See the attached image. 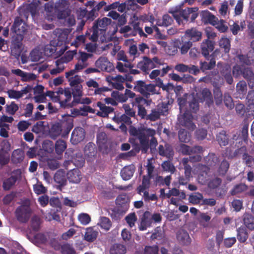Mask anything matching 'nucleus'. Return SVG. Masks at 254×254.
<instances>
[{"label":"nucleus","instance_id":"obj_49","mask_svg":"<svg viewBox=\"0 0 254 254\" xmlns=\"http://www.w3.org/2000/svg\"><path fill=\"white\" fill-rule=\"evenodd\" d=\"M178 137L181 142L188 143L190 140L191 135L186 130L181 128L179 130Z\"/></svg>","mask_w":254,"mask_h":254},{"label":"nucleus","instance_id":"obj_57","mask_svg":"<svg viewBox=\"0 0 254 254\" xmlns=\"http://www.w3.org/2000/svg\"><path fill=\"white\" fill-rule=\"evenodd\" d=\"M247 186L244 184H239L236 185L231 191V194L233 195L240 193L247 190Z\"/></svg>","mask_w":254,"mask_h":254},{"label":"nucleus","instance_id":"obj_54","mask_svg":"<svg viewBox=\"0 0 254 254\" xmlns=\"http://www.w3.org/2000/svg\"><path fill=\"white\" fill-rule=\"evenodd\" d=\"M215 104L219 105L222 103L223 94L220 87H216L213 90Z\"/></svg>","mask_w":254,"mask_h":254},{"label":"nucleus","instance_id":"obj_33","mask_svg":"<svg viewBox=\"0 0 254 254\" xmlns=\"http://www.w3.org/2000/svg\"><path fill=\"white\" fill-rule=\"evenodd\" d=\"M98 235V232L95 230L92 227L87 228L84 235V239L87 242H92L94 241Z\"/></svg>","mask_w":254,"mask_h":254},{"label":"nucleus","instance_id":"obj_31","mask_svg":"<svg viewBox=\"0 0 254 254\" xmlns=\"http://www.w3.org/2000/svg\"><path fill=\"white\" fill-rule=\"evenodd\" d=\"M107 211L108 215L112 219L116 221L120 220L122 216L125 213V212L117 207L110 208L108 209Z\"/></svg>","mask_w":254,"mask_h":254},{"label":"nucleus","instance_id":"obj_38","mask_svg":"<svg viewBox=\"0 0 254 254\" xmlns=\"http://www.w3.org/2000/svg\"><path fill=\"white\" fill-rule=\"evenodd\" d=\"M158 153L160 156L169 158L173 157L174 151L172 148L169 146H165V147H164L162 145H159L158 147Z\"/></svg>","mask_w":254,"mask_h":254},{"label":"nucleus","instance_id":"obj_43","mask_svg":"<svg viewBox=\"0 0 254 254\" xmlns=\"http://www.w3.org/2000/svg\"><path fill=\"white\" fill-rule=\"evenodd\" d=\"M219 45L225 54L229 53L231 49V41L227 37L221 38L219 41Z\"/></svg>","mask_w":254,"mask_h":254},{"label":"nucleus","instance_id":"obj_15","mask_svg":"<svg viewBox=\"0 0 254 254\" xmlns=\"http://www.w3.org/2000/svg\"><path fill=\"white\" fill-rule=\"evenodd\" d=\"M137 67L145 74H148L151 69L156 67V65L150 59L144 56L142 61L138 63Z\"/></svg>","mask_w":254,"mask_h":254},{"label":"nucleus","instance_id":"obj_39","mask_svg":"<svg viewBox=\"0 0 254 254\" xmlns=\"http://www.w3.org/2000/svg\"><path fill=\"white\" fill-rule=\"evenodd\" d=\"M216 65L215 59L214 57H212L209 63L205 61L200 62V70L202 72H205L208 70H211L213 69Z\"/></svg>","mask_w":254,"mask_h":254},{"label":"nucleus","instance_id":"obj_4","mask_svg":"<svg viewBox=\"0 0 254 254\" xmlns=\"http://www.w3.org/2000/svg\"><path fill=\"white\" fill-rule=\"evenodd\" d=\"M97 144L99 149L103 154H108L110 151V141L105 132H100L97 134Z\"/></svg>","mask_w":254,"mask_h":254},{"label":"nucleus","instance_id":"obj_60","mask_svg":"<svg viewBox=\"0 0 254 254\" xmlns=\"http://www.w3.org/2000/svg\"><path fill=\"white\" fill-rule=\"evenodd\" d=\"M202 198V194L197 192L196 194H190L189 197V201L190 203L195 205L199 204Z\"/></svg>","mask_w":254,"mask_h":254},{"label":"nucleus","instance_id":"obj_22","mask_svg":"<svg viewBox=\"0 0 254 254\" xmlns=\"http://www.w3.org/2000/svg\"><path fill=\"white\" fill-rule=\"evenodd\" d=\"M67 178L70 182L78 184L81 179L82 175L80 171L78 169H73L68 172Z\"/></svg>","mask_w":254,"mask_h":254},{"label":"nucleus","instance_id":"obj_36","mask_svg":"<svg viewBox=\"0 0 254 254\" xmlns=\"http://www.w3.org/2000/svg\"><path fill=\"white\" fill-rule=\"evenodd\" d=\"M202 102L205 101L206 104L210 107L213 103L212 96L210 90L207 88L203 89L201 91Z\"/></svg>","mask_w":254,"mask_h":254},{"label":"nucleus","instance_id":"obj_50","mask_svg":"<svg viewBox=\"0 0 254 254\" xmlns=\"http://www.w3.org/2000/svg\"><path fill=\"white\" fill-rule=\"evenodd\" d=\"M179 43L181 45V47L180 48L178 45V42H175V45L177 46L181 51V53L182 54L184 55L187 53L189 49L192 47V44L189 41H184V40H182V43L179 41Z\"/></svg>","mask_w":254,"mask_h":254},{"label":"nucleus","instance_id":"obj_55","mask_svg":"<svg viewBox=\"0 0 254 254\" xmlns=\"http://www.w3.org/2000/svg\"><path fill=\"white\" fill-rule=\"evenodd\" d=\"M61 252L62 254H76V252L73 246L66 243L61 246Z\"/></svg>","mask_w":254,"mask_h":254},{"label":"nucleus","instance_id":"obj_19","mask_svg":"<svg viewBox=\"0 0 254 254\" xmlns=\"http://www.w3.org/2000/svg\"><path fill=\"white\" fill-rule=\"evenodd\" d=\"M130 23L131 33H129V35L131 36H135L137 34H139L141 37H147V35L143 32L141 27H140V22L137 21H132Z\"/></svg>","mask_w":254,"mask_h":254},{"label":"nucleus","instance_id":"obj_59","mask_svg":"<svg viewBox=\"0 0 254 254\" xmlns=\"http://www.w3.org/2000/svg\"><path fill=\"white\" fill-rule=\"evenodd\" d=\"M161 115L162 114L158 109H152L150 114L147 115L146 119L151 121H156L160 118Z\"/></svg>","mask_w":254,"mask_h":254},{"label":"nucleus","instance_id":"obj_52","mask_svg":"<svg viewBox=\"0 0 254 254\" xmlns=\"http://www.w3.org/2000/svg\"><path fill=\"white\" fill-rule=\"evenodd\" d=\"M98 225L105 231H109L111 226H112V222L108 218L106 217H101L100 219V222Z\"/></svg>","mask_w":254,"mask_h":254},{"label":"nucleus","instance_id":"obj_28","mask_svg":"<svg viewBox=\"0 0 254 254\" xmlns=\"http://www.w3.org/2000/svg\"><path fill=\"white\" fill-rule=\"evenodd\" d=\"M76 54V50L67 51L63 57L56 61V65L59 66L64 63H68L73 59L74 56Z\"/></svg>","mask_w":254,"mask_h":254},{"label":"nucleus","instance_id":"obj_2","mask_svg":"<svg viewBox=\"0 0 254 254\" xmlns=\"http://www.w3.org/2000/svg\"><path fill=\"white\" fill-rule=\"evenodd\" d=\"M56 95L59 96L61 99L59 102L60 107L63 109H69L72 107V105H70L69 102L71 99V93L69 88L64 89L60 87L55 91Z\"/></svg>","mask_w":254,"mask_h":254},{"label":"nucleus","instance_id":"obj_62","mask_svg":"<svg viewBox=\"0 0 254 254\" xmlns=\"http://www.w3.org/2000/svg\"><path fill=\"white\" fill-rule=\"evenodd\" d=\"M244 66L236 64L233 67L232 73L235 78L242 76Z\"/></svg>","mask_w":254,"mask_h":254},{"label":"nucleus","instance_id":"obj_51","mask_svg":"<svg viewBox=\"0 0 254 254\" xmlns=\"http://www.w3.org/2000/svg\"><path fill=\"white\" fill-rule=\"evenodd\" d=\"M242 76L247 80L248 83L254 80V74L252 69L244 66Z\"/></svg>","mask_w":254,"mask_h":254},{"label":"nucleus","instance_id":"obj_32","mask_svg":"<svg viewBox=\"0 0 254 254\" xmlns=\"http://www.w3.org/2000/svg\"><path fill=\"white\" fill-rule=\"evenodd\" d=\"M151 178L149 176H143L141 184L137 188V191L138 194H141L142 191L144 190H148L149 189L150 186V179Z\"/></svg>","mask_w":254,"mask_h":254},{"label":"nucleus","instance_id":"obj_47","mask_svg":"<svg viewBox=\"0 0 254 254\" xmlns=\"http://www.w3.org/2000/svg\"><path fill=\"white\" fill-rule=\"evenodd\" d=\"M17 180V177L11 176L4 180L3 182L2 187L4 190H8L15 184Z\"/></svg>","mask_w":254,"mask_h":254},{"label":"nucleus","instance_id":"obj_13","mask_svg":"<svg viewBox=\"0 0 254 254\" xmlns=\"http://www.w3.org/2000/svg\"><path fill=\"white\" fill-rule=\"evenodd\" d=\"M64 123L63 122H58L53 124L49 130V135L51 138L56 139L59 137L64 127Z\"/></svg>","mask_w":254,"mask_h":254},{"label":"nucleus","instance_id":"obj_56","mask_svg":"<svg viewBox=\"0 0 254 254\" xmlns=\"http://www.w3.org/2000/svg\"><path fill=\"white\" fill-rule=\"evenodd\" d=\"M111 97L115 99L118 103L125 102L127 101L125 94L121 93L118 91H113L111 93Z\"/></svg>","mask_w":254,"mask_h":254},{"label":"nucleus","instance_id":"obj_11","mask_svg":"<svg viewBox=\"0 0 254 254\" xmlns=\"http://www.w3.org/2000/svg\"><path fill=\"white\" fill-rule=\"evenodd\" d=\"M116 207L126 212L129 207V198L126 193L119 195L116 199Z\"/></svg>","mask_w":254,"mask_h":254},{"label":"nucleus","instance_id":"obj_42","mask_svg":"<svg viewBox=\"0 0 254 254\" xmlns=\"http://www.w3.org/2000/svg\"><path fill=\"white\" fill-rule=\"evenodd\" d=\"M127 252L125 246L120 244H115L110 248V254H126Z\"/></svg>","mask_w":254,"mask_h":254},{"label":"nucleus","instance_id":"obj_8","mask_svg":"<svg viewBox=\"0 0 254 254\" xmlns=\"http://www.w3.org/2000/svg\"><path fill=\"white\" fill-rule=\"evenodd\" d=\"M184 38L187 39L188 41L192 44L193 42H197L201 40L202 32L196 27H192L185 31Z\"/></svg>","mask_w":254,"mask_h":254},{"label":"nucleus","instance_id":"obj_1","mask_svg":"<svg viewBox=\"0 0 254 254\" xmlns=\"http://www.w3.org/2000/svg\"><path fill=\"white\" fill-rule=\"evenodd\" d=\"M134 90L139 92L144 97L149 98L150 95L159 94V90H157L153 84H146L142 80L136 81Z\"/></svg>","mask_w":254,"mask_h":254},{"label":"nucleus","instance_id":"obj_40","mask_svg":"<svg viewBox=\"0 0 254 254\" xmlns=\"http://www.w3.org/2000/svg\"><path fill=\"white\" fill-rule=\"evenodd\" d=\"M84 154L89 158L96 155L97 150L95 145L93 142L88 143L84 147Z\"/></svg>","mask_w":254,"mask_h":254},{"label":"nucleus","instance_id":"obj_44","mask_svg":"<svg viewBox=\"0 0 254 254\" xmlns=\"http://www.w3.org/2000/svg\"><path fill=\"white\" fill-rule=\"evenodd\" d=\"M24 157L23 152L21 150H14L11 155V161L14 164L20 163L23 161Z\"/></svg>","mask_w":254,"mask_h":254},{"label":"nucleus","instance_id":"obj_14","mask_svg":"<svg viewBox=\"0 0 254 254\" xmlns=\"http://www.w3.org/2000/svg\"><path fill=\"white\" fill-rule=\"evenodd\" d=\"M85 136V132L83 128L75 127L72 132L70 141L72 144L76 145L84 140Z\"/></svg>","mask_w":254,"mask_h":254},{"label":"nucleus","instance_id":"obj_23","mask_svg":"<svg viewBox=\"0 0 254 254\" xmlns=\"http://www.w3.org/2000/svg\"><path fill=\"white\" fill-rule=\"evenodd\" d=\"M200 15L202 21L205 23H209L213 26L216 25V21L218 20V18L209 11L203 10L201 12Z\"/></svg>","mask_w":254,"mask_h":254},{"label":"nucleus","instance_id":"obj_29","mask_svg":"<svg viewBox=\"0 0 254 254\" xmlns=\"http://www.w3.org/2000/svg\"><path fill=\"white\" fill-rule=\"evenodd\" d=\"M134 172V168L133 166H125L121 171V176L124 180L127 181L132 177Z\"/></svg>","mask_w":254,"mask_h":254},{"label":"nucleus","instance_id":"obj_21","mask_svg":"<svg viewBox=\"0 0 254 254\" xmlns=\"http://www.w3.org/2000/svg\"><path fill=\"white\" fill-rule=\"evenodd\" d=\"M152 219L151 218V213L149 211H145L141 218L140 224L139 226V230L144 231L148 227L151 226L152 224Z\"/></svg>","mask_w":254,"mask_h":254},{"label":"nucleus","instance_id":"obj_3","mask_svg":"<svg viewBox=\"0 0 254 254\" xmlns=\"http://www.w3.org/2000/svg\"><path fill=\"white\" fill-rule=\"evenodd\" d=\"M192 8L188 7L180 10L170 11L179 25H184L189 21L190 16L192 13Z\"/></svg>","mask_w":254,"mask_h":254},{"label":"nucleus","instance_id":"obj_37","mask_svg":"<svg viewBox=\"0 0 254 254\" xmlns=\"http://www.w3.org/2000/svg\"><path fill=\"white\" fill-rule=\"evenodd\" d=\"M204 161L208 166L214 167L219 162V158L214 153H209L204 157Z\"/></svg>","mask_w":254,"mask_h":254},{"label":"nucleus","instance_id":"obj_7","mask_svg":"<svg viewBox=\"0 0 254 254\" xmlns=\"http://www.w3.org/2000/svg\"><path fill=\"white\" fill-rule=\"evenodd\" d=\"M11 31L13 35H17L19 34L24 36L27 31V25L20 17L17 16L14 19Z\"/></svg>","mask_w":254,"mask_h":254},{"label":"nucleus","instance_id":"obj_63","mask_svg":"<svg viewBox=\"0 0 254 254\" xmlns=\"http://www.w3.org/2000/svg\"><path fill=\"white\" fill-rule=\"evenodd\" d=\"M162 167L164 171H168L171 173H174L176 169L170 161H164L162 164Z\"/></svg>","mask_w":254,"mask_h":254},{"label":"nucleus","instance_id":"obj_58","mask_svg":"<svg viewBox=\"0 0 254 254\" xmlns=\"http://www.w3.org/2000/svg\"><path fill=\"white\" fill-rule=\"evenodd\" d=\"M217 30L222 33L226 32L228 29V27L226 25V22L224 20L218 19L216 21V25H213Z\"/></svg>","mask_w":254,"mask_h":254},{"label":"nucleus","instance_id":"obj_16","mask_svg":"<svg viewBox=\"0 0 254 254\" xmlns=\"http://www.w3.org/2000/svg\"><path fill=\"white\" fill-rule=\"evenodd\" d=\"M97 67L103 71L110 72L114 68L113 64L108 61L106 57H101L95 62Z\"/></svg>","mask_w":254,"mask_h":254},{"label":"nucleus","instance_id":"obj_34","mask_svg":"<svg viewBox=\"0 0 254 254\" xmlns=\"http://www.w3.org/2000/svg\"><path fill=\"white\" fill-rule=\"evenodd\" d=\"M237 232L238 240L242 243L246 242L249 237L247 229L244 226H241L237 229Z\"/></svg>","mask_w":254,"mask_h":254},{"label":"nucleus","instance_id":"obj_5","mask_svg":"<svg viewBox=\"0 0 254 254\" xmlns=\"http://www.w3.org/2000/svg\"><path fill=\"white\" fill-rule=\"evenodd\" d=\"M24 36L21 34L17 35H13L11 41L10 46L11 54L15 57H18L22 52V41L23 39Z\"/></svg>","mask_w":254,"mask_h":254},{"label":"nucleus","instance_id":"obj_18","mask_svg":"<svg viewBox=\"0 0 254 254\" xmlns=\"http://www.w3.org/2000/svg\"><path fill=\"white\" fill-rule=\"evenodd\" d=\"M97 106L99 108L100 111H98L96 115L103 118H108L109 115L114 112V109L113 107L107 106L105 104L101 102L97 103Z\"/></svg>","mask_w":254,"mask_h":254},{"label":"nucleus","instance_id":"obj_20","mask_svg":"<svg viewBox=\"0 0 254 254\" xmlns=\"http://www.w3.org/2000/svg\"><path fill=\"white\" fill-rule=\"evenodd\" d=\"M112 120L118 124H121V125L120 127L121 129L126 128L125 124L129 125L131 123L130 118L125 114L121 116H119V114H115L114 116L112 118Z\"/></svg>","mask_w":254,"mask_h":254},{"label":"nucleus","instance_id":"obj_64","mask_svg":"<svg viewBox=\"0 0 254 254\" xmlns=\"http://www.w3.org/2000/svg\"><path fill=\"white\" fill-rule=\"evenodd\" d=\"M159 248L156 245L145 246L143 254H158Z\"/></svg>","mask_w":254,"mask_h":254},{"label":"nucleus","instance_id":"obj_26","mask_svg":"<svg viewBox=\"0 0 254 254\" xmlns=\"http://www.w3.org/2000/svg\"><path fill=\"white\" fill-rule=\"evenodd\" d=\"M12 73L20 76L21 80L24 81L33 80L36 78V75L35 74L27 73L20 69H12Z\"/></svg>","mask_w":254,"mask_h":254},{"label":"nucleus","instance_id":"obj_48","mask_svg":"<svg viewBox=\"0 0 254 254\" xmlns=\"http://www.w3.org/2000/svg\"><path fill=\"white\" fill-rule=\"evenodd\" d=\"M66 148V142L62 139L57 140L55 143V151L58 155H62Z\"/></svg>","mask_w":254,"mask_h":254},{"label":"nucleus","instance_id":"obj_25","mask_svg":"<svg viewBox=\"0 0 254 254\" xmlns=\"http://www.w3.org/2000/svg\"><path fill=\"white\" fill-rule=\"evenodd\" d=\"M198 175V181L203 184L206 181V176L210 171V168L207 165L203 164H199L197 167Z\"/></svg>","mask_w":254,"mask_h":254},{"label":"nucleus","instance_id":"obj_30","mask_svg":"<svg viewBox=\"0 0 254 254\" xmlns=\"http://www.w3.org/2000/svg\"><path fill=\"white\" fill-rule=\"evenodd\" d=\"M138 139L139 141V145L141 148V152L142 153H147L149 148V139L147 136V129L146 130V134L143 136L140 135L139 138Z\"/></svg>","mask_w":254,"mask_h":254},{"label":"nucleus","instance_id":"obj_53","mask_svg":"<svg viewBox=\"0 0 254 254\" xmlns=\"http://www.w3.org/2000/svg\"><path fill=\"white\" fill-rule=\"evenodd\" d=\"M222 183V179L218 177L210 179L208 182V187L212 190L218 188Z\"/></svg>","mask_w":254,"mask_h":254},{"label":"nucleus","instance_id":"obj_9","mask_svg":"<svg viewBox=\"0 0 254 254\" xmlns=\"http://www.w3.org/2000/svg\"><path fill=\"white\" fill-rule=\"evenodd\" d=\"M215 42L210 39H205L201 44V53L203 56L207 60L212 56L210 53L212 52L214 49Z\"/></svg>","mask_w":254,"mask_h":254},{"label":"nucleus","instance_id":"obj_45","mask_svg":"<svg viewBox=\"0 0 254 254\" xmlns=\"http://www.w3.org/2000/svg\"><path fill=\"white\" fill-rule=\"evenodd\" d=\"M55 181L59 184V187H63L66 184V179L63 171H58L54 175Z\"/></svg>","mask_w":254,"mask_h":254},{"label":"nucleus","instance_id":"obj_41","mask_svg":"<svg viewBox=\"0 0 254 254\" xmlns=\"http://www.w3.org/2000/svg\"><path fill=\"white\" fill-rule=\"evenodd\" d=\"M230 167V164L225 159L220 163L217 169V173L219 176L224 177L227 174Z\"/></svg>","mask_w":254,"mask_h":254},{"label":"nucleus","instance_id":"obj_6","mask_svg":"<svg viewBox=\"0 0 254 254\" xmlns=\"http://www.w3.org/2000/svg\"><path fill=\"white\" fill-rule=\"evenodd\" d=\"M192 120L193 117L189 112H185L183 115L178 117V121L179 124L190 130H193L196 127Z\"/></svg>","mask_w":254,"mask_h":254},{"label":"nucleus","instance_id":"obj_12","mask_svg":"<svg viewBox=\"0 0 254 254\" xmlns=\"http://www.w3.org/2000/svg\"><path fill=\"white\" fill-rule=\"evenodd\" d=\"M180 147L181 152L184 155H190L193 154L202 153L204 151L203 147L199 145L190 147L185 144H181Z\"/></svg>","mask_w":254,"mask_h":254},{"label":"nucleus","instance_id":"obj_27","mask_svg":"<svg viewBox=\"0 0 254 254\" xmlns=\"http://www.w3.org/2000/svg\"><path fill=\"white\" fill-rule=\"evenodd\" d=\"M177 239L179 243L183 245H189L191 243V239L188 233L184 230H181L178 232Z\"/></svg>","mask_w":254,"mask_h":254},{"label":"nucleus","instance_id":"obj_17","mask_svg":"<svg viewBox=\"0 0 254 254\" xmlns=\"http://www.w3.org/2000/svg\"><path fill=\"white\" fill-rule=\"evenodd\" d=\"M216 140L221 147L226 146L229 143L230 135L226 131L222 130L216 134Z\"/></svg>","mask_w":254,"mask_h":254},{"label":"nucleus","instance_id":"obj_24","mask_svg":"<svg viewBox=\"0 0 254 254\" xmlns=\"http://www.w3.org/2000/svg\"><path fill=\"white\" fill-rule=\"evenodd\" d=\"M221 75L224 78L227 83L232 84L233 82V79L231 74V68L228 64H224L220 70Z\"/></svg>","mask_w":254,"mask_h":254},{"label":"nucleus","instance_id":"obj_46","mask_svg":"<svg viewBox=\"0 0 254 254\" xmlns=\"http://www.w3.org/2000/svg\"><path fill=\"white\" fill-rule=\"evenodd\" d=\"M147 136L148 138L151 137V139L149 141V148L151 149L155 148L158 144L157 139L154 137L156 133L155 130L153 129H147Z\"/></svg>","mask_w":254,"mask_h":254},{"label":"nucleus","instance_id":"obj_10","mask_svg":"<svg viewBox=\"0 0 254 254\" xmlns=\"http://www.w3.org/2000/svg\"><path fill=\"white\" fill-rule=\"evenodd\" d=\"M30 208L26 206H20L15 211V216L17 220L21 223H26L30 216Z\"/></svg>","mask_w":254,"mask_h":254},{"label":"nucleus","instance_id":"obj_61","mask_svg":"<svg viewBox=\"0 0 254 254\" xmlns=\"http://www.w3.org/2000/svg\"><path fill=\"white\" fill-rule=\"evenodd\" d=\"M137 217L134 212L128 214L125 217L126 222L128 225L129 227L132 228L135 225V223L137 221Z\"/></svg>","mask_w":254,"mask_h":254},{"label":"nucleus","instance_id":"obj_35","mask_svg":"<svg viewBox=\"0 0 254 254\" xmlns=\"http://www.w3.org/2000/svg\"><path fill=\"white\" fill-rule=\"evenodd\" d=\"M243 222L245 226L252 230L254 229V217L250 213H245L243 216Z\"/></svg>","mask_w":254,"mask_h":254}]
</instances>
